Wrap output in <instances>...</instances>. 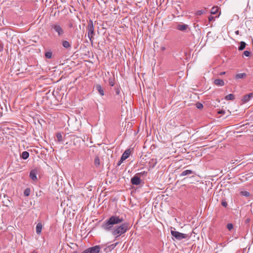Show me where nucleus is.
Masks as SVG:
<instances>
[{"instance_id": "nucleus-7", "label": "nucleus", "mask_w": 253, "mask_h": 253, "mask_svg": "<svg viewBox=\"0 0 253 253\" xmlns=\"http://www.w3.org/2000/svg\"><path fill=\"white\" fill-rule=\"evenodd\" d=\"M141 180L140 178L136 174L131 179V183L133 185H138L140 184Z\"/></svg>"}, {"instance_id": "nucleus-42", "label": "nucleus", "mask_w": 253, "mask_h": 253, "mask_svg": "<svg viewBox=\"0 0 253 253\" xmlns=\"http://www.w3.org/2000/svg\"><path fill=\"white\" fill-rule=\"evenodd\" d=\"M118 243H116L115 245V246H116L117 245Z\"/></svg>"}, {"instance_id": "nucleus-39", "label": "nucleus", "mask_w": 253, "mask_h": 253, "mask_svg": "<svg viewBox=\"0 0 253 253\" xmlns=\"http://www.w3.org/2000/svg\"><path fill=\"white\" fill-rule=\"evenodd\" d=\"M235 34H236V35H239V31L238 30L236 31H235Z\"/></svg>"}, {"instance_id": "nucleus-31", "label": "nucleus", "mask_w": 253, "mask_h": 253, "mask_svg": "<svg viewBox=\"0 0 253 253\" xmlns=\"http://www.w3.org/2000/svg\"><path fill=\"white\" fill-rule=\"evenodd\" d=\"M243 55L246 57H249L251 55V52L248 50L244 51Z\"/></svg>"}, {"instance_id": "nucleus-32", "label": "nucleus", "mask_w": 253, "mask_h": 253, "mask_svg": "<svg viewBox=\"0 0 253 253\" xmlns=\"http://www.w3.org/2000/svg\"><path fill=\"white\" fill-rule=\"evenodd\" d=\"M221 205L223 207H225V208L227 207V206L228 205L227 202L225 200H222Z\"/></svg>"}, {"instance_id": "nucleus-40", "label": "nucleus", "mask_w": 253, "mask_h": 253, "mask_svg": "<svg viewBox=\"0 0 253 253\" xmlns=\"http://www.w3.org/2000/svg\"><path fill=\"white\" fill-rule=\"evenodd\" d=\"M165 49V47H162V50H164Z\"/></svg>"}, {"instance_id": "nucleus-26", "label": "nucleus", "mask_w": 253, "mask_h": 253, "mask_svg": "<svg viewBox=\"0 0 253 253\" xmlns=\"http://www.w3.org/2000/svg\"><path fill=\"white\" fill-rule=\"evenodd\" d=\"M30 192H31V190H30V188H26L24 192V196L26 197L29 196L30 195Z\"/></svg>"}, {"instance_id": "nucleus-19", "label": "nucleus", "mask_w": 253, "mask_h": 253, "mask_svg": "<svg viewBox=\"0 0 253 253\" xmlns=\"http://www.w3.org/2000/svg\"><path fill=\"white\" fill-rule=\"evenodd\" d=\"M246 43L244 42H241L240 43V46L238 47L239 50H243L246 47Z\"/></svg>"}, {"instance_id": "nucleus-28", "label": "nucleus", "mask_w": 253, "mask_h": 253, "mask_svg": "<svg viewBox=\"0 0 253 253\" xmlns=\"http://www.w3.org/2000/svg\"><path fill=\"white\" fill-rule=\"evenodd\" d=\"M109 84L110 86H113L115 84L114 80L113 79H109Z\"/></svg>"}, {"instance_id": "nucleus-5", "label": "nucleus", "mask_w": 253, "mask_h": 253, "mask_svg": "<svg viewBox=\"0 0 253 253\" xmlns=\"http://www.w3.org/2000/svg\"><path fill=\"white\" fill-rule=\"evenodd\" d=\"M170 233L172 237L177 240H181L183 239L186 238L188 236L185 234L180 233L174 230H171Z\"/></svg>"}, {"instance_id": "nucleus-3", "label": "nucleus", "mask_w": 253, "mask_h": 253, "mask_svg": "<svg viewBox=\"0 0 253 253\" xmlns=\"http://www.w3.org/2000/svg\"><path fill=\"white\" fill-rule=\"evenodd\" d=\"M51 29L56 32L59 37H61L64 34V31L58 23L50 25Z\"/></svg>"}, {"instance_id": "nucleus-43", "label": "nucleus", "mask_w": 253, "mask_h": 253, "mask_svg": "<svg viewBox=\"0 0 253 253\" xmlns=\"http://www.w3.org/2000/svg\"><path fill=\"white\" fill-rule=\"evenodd\" d=\"M32 253H37L33 252Z\"/></svg>"}, {"instance_id": "nucleus-13", "label": "nucleus", "mask_w": 253, "mask_h": 253, "mask_svg": "<svg viewBox=\"0 0 253 253\" xmlns=\"http://www.w3.org/2000/svg\"><path fill=\"white\" fill-rule=\"evenodd\" d=\"M214 84L218 86H223L224 85V82L222 79H215L214 82Z\"/></svg>"}, {"instance_id": "nucleus-35", "label": "nucleus", "mask_w": 253, "mask_h": 253, "mask_svg": "<svg viewBox=\"0 0 253 253\" xmlns=\"http://www.w3.org/2000/svg\"><path fill=\"white\" fill-rule=\"evenodd\" d=\"M218 113L219 114H224L225 113V111L221 110V111H219Z\"/></svg>"}, {"instance_id": "nucleus-41", "label": "nucleus", "mask_w": 253, "mask_h": 253, "mask_svg": "<svg viewBox=\"0 0 253 253\" xmlns=\"http://www.w3.org/2000/svg\"><path fill=\"white\" fill-rule=\"evenodd\" d=\"M143 174H145V171H143ZM146 173H147V172H146Z\"/></svg>"}, {"instance_id": "nucleus-4", "label": "nucleus", "mask_w": 253, "mask_h": 253, "mask_svg": "<svg viewBox=\"0 0 253 253\" xmlns=\"http://www.w3.org/2000/svg\"><path fill=\"white\" fill-rule=\"evenodd\" d=\"M115 92L116 96L115 97V102L120 104L123 103V99L120 95L121 88L120 86L115 87Z\"/></svg>"}, {"instance_id": "nucleus-21", "label": "nucleus", "mask_w": 253, "mask_h": 253, "mask_svg": "<svg viewBox=\"0 0 253 253\" xmlns=\"http://www.w3.org/2000/svg\"><path fill=\"white\" fill-rule=\"evenodd\" d=\"M94 165L96 167H98L100 165V159L98 156H96L94 159Z\"/></svg>"}, {"instance_id": "nucleus-14", "label": "nucleus", "mask_w": 253, "mask_h": 253, "mask_svg": "<svg viewBox=\"0 0 253 253\" xmlns=\"http://www.w3.org/2000/svg\"><path fill=\"white\" fill-rule=\"evenodd\" d=\"M42 228V224L41 223H39L37 225L36 227V233H37V234H38V235L41 234Z\"/></svg>"}, {"instance_id": "nucleus-17", "label": "nucleus", "mask_w": 253, "mask_h": 253, "mask_svg": "<svg viewBox=\"0 0 253 253\" xmlns=\"http://www.w3.org/2000/svg\"><path fill=\"white\" fill-rule=\"evenodd\" d=\"M29 157V153L27 151H24L22 152L21 158H22L24 160L27 159Z\"/></svg>"}, {"instance_id": "nucleus-11", "label": "nucleus", "mask_w": 253, "mask_h": 253, "mask_svg": "<svg viewBox=\"0 0 253 253\" xmlns=\"http://www.w3.org/2000/svg\"><path fill=\"white\" fill-rule=\"evenodd\" d=\"M188 25L186 24H178L176 28L177 30L180 31H185L187 28H188Z\"/></svg>"}, {"instance_id": "nucleus-10", "label": "nucleus", "mask_w": 253, "mask_h": 253, "mask_svg": "<svg viewBox=\"0 0 253 253\" xmlns=\"http://www.w3.org/2000/svg\"><path fill=\"white\" fill-rule=\"evenodd\" d=\"M252 98H253V92H251L247 95H244L243 101L244 102H249Z\"/></svg>"}, {"instance_id": "nucleus-38", "label": "nucleus", "mask_w": 253, "mask_h": 253, "mask_svg": "<svg viewBox=\"0 0 253 253\" xmlns=\"http://www.w3.org/2000/svg\"><path fill=\"white\" fill-rule=\"evenodd\" d=\"M3 49V47L1 45V44H0V51H2Z\"/></svg>"}, {"instance_id": "nucleus-30", "label": "nucleus", "mask_w": 253, "mask_h": 253, "mask_svg": "<svg viewBox=\"0 0 253 253\" xmlns=\"http://www.w3.org/2000/svg\"><path fill=\"white\" fill-rule=\"evenodd\" d=\"M205 10L204 9H201V10H198V11H197L196 12V14L197 15H201L202 14H203V13H205Z\"/></svg>"}, {"instance_id": "nucleus-22", "label": "nucleus", "mask_w": 253, "mask_h": 253, "mask_svg": "<svg viewBox=\"0 0 253 253\" xmlns=\"http://www.w3.org/2000/svg\"><path fill=\"white\" fill-rule=\"evenodd\" d=\"M56 137L58 142L62 141V135L61 133L58 132L56 133Z\"/></svg>"}, {"instance_id": "nucleus-9", "label": "nucleus", "mask_w": 253, "mask_h": 253, "mask_svg": "<svg viewBox=\"0 0 253 253\" xmlns=\"http://www.w3.org/2000/svg\"><path fill=\"white\" fill-rule=\"evenodd\" d=\"M95 87L101 96H103L104 95V89L100 84H96L95 85Z\"/></svg>"}, {"instance_id": "nucleus-20", "label": "nucleus", "mask_w": 253, "mask_h": 253, "mask_svg": "<svg viewBox=\"0 0 253 253\" xmlns=\"http://www.w3.org/2000/svg\"><path fill=\"white\" fill-rule=\"evenodd\" d=\"M234 99V95L233 94H229L225 97L226 100H233Z\"/></svg>"}, {"instance_id": "nucleus-1", "label": "nucleus", "mask_w": 253, "mask_h": 253, "mask_svg": "<svg viewBox=\"0 0 253 253\" xmlns=\"http://www.w3.org/2000/svg\"><path fill=\"white\" fill-rule=\"evenodd\" d=\"M122 217L118 215H112L105 220L101 224V228L106 231H111L116 239L125 234L128 230L129 223L124 222Z\"/></svg>"}, {"instance_id": "nucleus-24", "label": "nucleus", "mask_w": 253, "mask_h": 253, "mask_svg": "<svg viewBox=\"0 0 253 253\" xmlns=\"http://www.w3.org/2000/svg\"><path fill=\"white\" fill-rule=\"evenodd\" d=\"M218 7H213L211 9V14H215L218 12Z\"/></svg>"}, {"instance_id": "nucleus-12", "label": "nucleus", "mask_w": 253, "mask_h": 253, "mask_svg": "<svg viewBox=\"0 0 253 253\" xmlns=\"http://www.w3.org/2000/svg\"><path fill=\"white\" fill-rule=\"evenodd\" d=\"M131 153V151L130 149H126L123 154L122 155V159H124L125 160H126L127 158H128Z\"/></svg>"}, {"instance_id": "nucleus-25", "label": "nucleus", "mask_w": 253, "mask_h": 253, "mask_svg": "<svg viewBox=\"0 0 253 253\" xmlns=\"http://www.w3.org/2000/svg\"><path fill=\"white\" fill-rule=\"evenodd\" d=\"M52 53L51 51H48L45 53V57L47 59H50L52 57Z\"/></svg>"}, {"instance_id": "nucleus-15", "label": "nucleus", "mask_w": 253, "mask_h": 253, "mask_svg": "<svg viewBox=\"0 0 253 253\" xmlns=\"http://www.w3.org/2000/svg\"><path fill=\"white\" fill-rule=\"evenodd\" d=\"M194 173V171L191 170L187 169L183 171L180 174V176H184L188 174Z\"/></svg>"}, {"instance_id": "nucleus-18", "label": "nucleus", "mask_w": 253, "mask_h": 253, "mask_svg": "<svg viewBox=\"0 0 253 253\" xmlns=\"http://www.w3.org/2000/svg\"><path fill=\"white\" fill-rule=\"evenodd\" d=\"M62 45L65 48H69L71 47V44L67 41H62Z\"/></svg>"}, {"instance_id": "nucleus-36", "label": "nucleus", "mask_w": 253, "mask_h": 253, "mask_svg": "<svg viewBox=\"0 0 253 253\" xmlns=\"http://www.w3.org/2000/svg\"><path fill=\"white\" fill-rule=\"evenodd\" d=\"M224 74H225V72H220V73H219V75H224Z\"/></svg>"}, {"instance_id": "nucleus-16", "label": "nucleus", "mask_w": 253, "mask_h": 253, "mask_svg": "<svg viewBox=\"0 0 253 253\" xmlns=\"http://www.w3.org/2000/svg\"><path fill=\"white\" fill-rule=\"evenodd\" d=\"M247 76V74L245 73H239L236 75L235 79L236 80L243 79Z\"/></svg>"}, {"instance_id": "nucleus-6", "label": "nucleus", "mask_w": 253, "mask_h": 253, "mask_svg": "<svg viewBox=\"0 0 253 253\" xmlns=\"http://www.w3.org/2000/svg\"><path fill=\"white\" fill-rule=\"evenodd\" d=\"M87 250L88 253H99L100 250V247L99 245H96L89 248Z\"/></svg>"}, {"instance_id": "nucleus-29", "label": "nucleus", "mask_w": 253, "mask_h": 253, "mask_svg": "<svg viewBox=\"0 0 253 253\" xmlns=\"http://www.w3.org/2000/svg\"><path fill=\"white\" fill-rule=\"evenodd\" d=\"M196 106L199 109H201L203 108V105L199 102H198L196 104Z\"/></svg>"}, {"instance_id": "nucleus-2", "label": "nucleus", "mask_w": 253, "mask_h": 253, "mask_svg": "<svg viewBox=\"0 0 253 253\" xmlns=\"http://www.w3.org/2000/svg\"><path fill=\"white\" fill-rule=\"evenodd\" d=\"M86 30L87 32V37L89 38L90 42L92 43L95 33L93 21L91 20H90L88 23L87 26L86 27Z\"/></svg>"}, {"instance_id": "nucleus-27", "label": "nucleus", "mask_w": 253, "mask_h": 253, "mask_svg": "<svg viewBox=\"0 0 253 253\" xmlns=\"http://www.w3.org/2000/svg\"><path fill=\"white\" fill-rule=\"evenodd\" d=\"M227 228L229 231H231L233 229V225L232 223H229L227 224Z\"/></svg>"}, {"instance_id": "nucleus-8", "label": "nucleus", "mask_w": 253, "mask_h": 253, "mask_svg": "<svg viewBox=\"0 0 253 253\" xmlns=\"http://www.w3.org/2000/svg\"><path fill=\"white\" fill-rule=\"evenodd\" d=\"M37 174V172L36 169H32L30 172L29 177L33 181H36L38 180Z\"/></svg>"}, {"instance_id": "nucleus-23", "label": "nucleus", "mask_w": 253, "mask_h": 253, "mask_svg": "<svg viewBox=\"0 0 253 253\" xmlns=\"http://www.w3.org/2000/svg\"><path fill=\"white\" fill-rule=\"evenodd\" d=\"M241 195L242 196L248 197L250 196V193L247 191H243L241 192Z\"/></svg>"}, {"instance_id": "nucleus-33", "label": "nucleus", "mask_w": 253, "mask_h": 253, "mask_svg": "<svg viewBox=\"0 0 253 253\" xmlns=\"http://www.w3.org/2000/svg\"><path fill=\"white\" fill-rule=\"evenodd\" d=\"M125 160L124 159H122V157H121L120 161L118 162V164H117V165L119 166H120L121 165V164L124 161H125Z\"/></svg>"}, {"instance_id": "nucleus-37", "label": "nucleus", "mask_w": 253, "mask_h": 253, "mask_svg": "<svg viewBox=\"0 0 253 253\" xmlns=\"http://www.w3.org/2000/svg\"><path fill=\"white\" fill-rule=\"evenodd\" d=\"M82 253H88L87 250L86 249L84 251H83Z\"/></svg>"}, {"instance_id": "nucleus-34", "label": "nucleus", "mask_w": 253, "mask_h": 253, "mask_svg": "<svg viewBox=\"0 0 253 253\" xmlns=\"http://www.w3.org/2000/svg\"><path fill=\"white\" fill-rule=\"evenodd\" d=\"M214 17L213 16H210L209 17V21H211L213 19Z\"/></svg>"}]
</instances>
